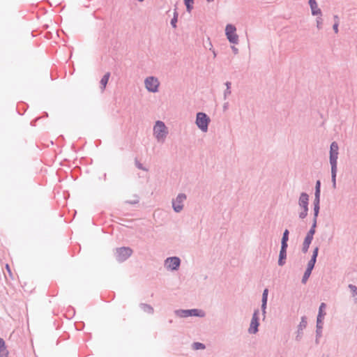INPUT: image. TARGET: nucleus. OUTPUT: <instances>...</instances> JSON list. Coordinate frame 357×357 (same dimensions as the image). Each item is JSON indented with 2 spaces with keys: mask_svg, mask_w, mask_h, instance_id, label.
<instances>
[{
  "mask_svg": "<svg viewBox=\"0 0 357 357\" xmlns=\"http://www.w3.org/2000/svg\"><path fill=\"white\" fill-rule=\"evenodd\" d=\"M154 135L158 141H163L165 138L167 130L165 123L160 121L156 122L153 128Z\"/></svg>",
  "mask_w": 357,
  "mask_h": 357,
  "instance_id": "nucleus-1",
  "label": "nucleus"
},
{
  "mask_svg": "<svg viewBox=\"0 0 357 357\" xmlns=\"http://www.w3.org/2000/svg\"><path fill=\"white\" fill-rule=\"evenodd\" d=\"M209 122L210 119L206 114L199 112L197 114L196 124L202 131H207Z\"/></svg>",
  "mask_w": 357,
  "mask_h": 357,
  "instance_id": "nucleus-2",
  "label": "nucleus"
},
{
  "mask_svg": "<svg viewBox=\"0 0 357 357\" xmlns=\"http://www.w3.org/2000/svg\"><path fill=\"white\" fill-rule=\"evenodd\" d=\"M236 27L231 24H228L225 29V33L230 43H237L238 41V35L236 33Z\"/></svg>",
  "mask_w": 357,
  "mask_h": 357,
  "instance_id": "nucleus-3",
  "label": "nucleus"
},
{
  "mask_svg": "<svg viewBox=\"0 0 357 357\" xmlns=\"http://www.w3.org/2000/svg\"><path fill=\"white\" fill-rule=\"evenodd\" d=\"M146 88L151 92H156L159 86V81L153 77H149L145 80Z\"/></svg>",
  "mask_w": 357,
  "mask_h": 357,
  "instance_id": "nucleus-4",
  "label": "nucleus"
},
{
  "mask_svg": "<svg viewBox=\"0 0 357 357\" xmlns=\"http://www.w3.org/2000/svg\"><path fill=\"white\" fill-rule=\"evenodd\" d=\"M177 314L183 317H187L190 316L204 317L205 314L202 310L197 309L181 310L177 312Z\"/></svg>",
  "mask_w": 357,
  "mask_h": 357,
  "instance_id": "nucleus-5",
  "label": "nucleus"
},
{
  "mask_svg": "<svg viewBox=\"0 0 357 357\" xmlns=\"http://www.w3.org/2000/svg\"><path fill=\"white\" fill-rule=\"evenodd\" d=\"M337 155H338V145L335 142H333L331 145V149H330L331 165L337 164Z\"/></svg>",
  "mask_w": 357,
  "mask_h": 357,
  "instance_id": "nucleus-6",
  "label": "nucleus"
},
{
  "mask_svg": "<svg viewBox=\"0 0 357 357\" xmlns=\"http://www.w3.org/2000/svg\"><path fill=\"white\" fill-rule=\"evenodd\" d=\"M132 250L129 248H121L117 250V259L119 261H123L128 258L132 255Z\"/></svg>",
  "mask_w": 357,
  "mask_h": 357,
  "instance_id": "nucleus-7",
  "label": "nucleus"
},
{
  "mask_svg": "<svg viewBox=\"0 0 357 357\" xmlns=\"http://www.w3.org/2000/svg\"><path fill=\"white\" fill-rule=\"evenodd\" d=\"M165 266L171 270H176L180 266V259L178 257H169L165 261Z\"/></svg>",
  "mask_w": 357,
  "mask_h": 357,
  "instance_id": "nucleus-8",
  "label": "nucleus"
},
{
  "mask_svg": "<svg viewBox=\"0 0 357 357\" xmlns=\"http://www.w3.org/2000/svg\"><path fill=\"white\" fill-rule=\"evenodd\" d=\"M186 199V196L183 194L178 195L176 200L173 202V208L176 212H179L183 208L182 203Z\"/></svg>",
  "mask_w": 357,
  "mask_h": 357,
  "instance_id": "nucleus-9",
  "label": "nucleus"
},
{
  "mask_svg": "<svg viewBox=\"0 0 357 357\" xmlns=\"http://www.w3.org/2000/svg\"><path fill=\"white\" fill-rule=\"evenodd\" d=\"M257 314H258V312L256 311V312H255V313L253 314V317H252V321L250 323V326L249 328V332L250 333H255L258 331L257 328L259 326V322H258Z\"/></svg>",
  "mask_w": 357,
  "mask_h": 357,
  "instance_id": "nucleus-10",
  "label": "nucleus"
},
{
  "mask_svg": "<svg viewBox=\"0 0 357 357\" xmlns=\"http://www.w3.org/2000/svg\"><path fill=\"white\" fill-rule=\"evenodd\" d=\"M309 3L313 15H321V10L318 8L316 0H309Z\"/></svg>",
  "mask_w": 357,
  "mask_h": 357,
  "instance_id": "nucleus-11",
  "label": "nucleus"
},
{
  "mask_svg": "<svg viewBox=\"0 0 357 357\" xmlns=\"http://www.w3.org/2000/svg\"><path fill=\"white\" fill-rule=\"evenodd\" d=\"M318 251H319V248L317 247L314 250V252H313V255H312V259H310V261L308 262V264H307V269L312 271L314 266V264H315V262H316V259H317V255H318Z\"/></svg>",
  "mask_w": 357,
  "mask_h": 357,
  "instance_id": "nucleus-12",
  "label": "nucleus"
},
{
  "mask_svg": "<svg viewBox=\"0 0 357 357\" xmlns=\"http://www.w3.org/2000/svg\"><path fill=\"white\" fill-rule=\"evenodd\" d=\"M308 195L306 193H302L299 198V206L302 208H308Z\"/></svg>",
  "mask_w": 357,
  "mask_h": 357,
  "instance_id": "nucleus-13",
  "label": "nucleus"
},
{
  "mask_svg": "<svg viewBox=\"0 0 357 357\" xmlns=\"http://www.w3.org/2000/svg\"><path fill=\"white\" fill-rule=\"evenodd\" d=\"M287 246H281V250L280 252V258L278 260V264L280 266H282L284 264V259L286 258V250H287Z\"/></svg>",
  "mask_w": 357,
  "mask_h": 357,
  "instance_id": "nucleus-14",
  "label": "nucleus"
},
{
  "mask_svg": "<svg viewBox=\"0 0 357 357\" xmlns=\"http://www.w3.org/2000/svg\"><path fill=\"white\" fill-rule=\"evenodd\" d=\"M8 351L5 347V342L0 338V357H7Z\"/></svg>",
  "mask_w": 357,
  "mask_h": 357,
  "instance_id": "nucleus-15",
  "label": "nucleus"
},
{
  "mask_svg": "<svg viewBox=\"0 0 357 357\" xmlns=\"http://www.w3.org/2000/svg\"><path fill=\"white\" fill-rule=\"evenodd\" d=\"M109 76H110V73H107L100 80V84H101L102 91L105 90V89L107 86V84L109 81Z\"/></svg>",
  "mask_w": 357,
  "mask_h": 357,
  "instance_id": "nucleus-16",
  "label": "nucleus"
},
{
  "mask_svg": "<svg viewBox=\"0 0 357 357\" xmlns=\"http://www.w3.org/2000/svg\"><path fill=\"white\" fill-rule=\"evenodd\" d=\"M288 235L289 231L286 229L283 234V236L282 238V245L287 246Z\"/></svg>",
  "mask_w": 357,
  "mask_h": 357,
  "instance_id": "nucleus-17",
  "label": "nucleus"
},
{
  "mask_svg": "<svg viewBox=\"0 0 357 357\" xmlns=\"http://www.w3.org/2000/svg\"><path fill=\"white\" fill-rule=\"evenodd\" d=\"M267 297H268V289H265L263 292V296H262V308L264 309L266 305L267 302Z\"/></svg>",
  "mask_w": 357,
  "mask_h": 357,
  "instance_id": "nucleus-18",
  "label": "nucleus"
},
{
  "mask_svg": "<svg viewBox=\"0 0 357 357\" xmlns=\"http://www.w3.org/2000/svg\"><path fill=\"white\" fill-rule=\"evenodd\" d=\"M336 171H337V164L331 165L332 179H333L334 185L335 184Z\"/></svg>",
  "mask_w": 357,
  "mask_h": 357,
  "instance_id": "nucleus-19",
  "label": "nucleus"
},
{
  "mask_svg": "<svg viewBox=\"0 0 357 357\" xmlns=\"http://www.w3.org/2000/svg\"><path fill=\"white\" fill-rule=\"evenodd\" d=\"M184 1H185V4L186 6L187 10L188 12H190L193 8L192 5L194 3V1L193 0H184Z\"/></svg>",
  "mask_w": 357,
  "mask_h": 357,
  "instance_id": "nucleus-20",
  "label": "nucleus"
},
{
  "mask_svg": "<svg viewBox=\"0 0 357 357\" xmlns=\"http://www.w3.org/2000/svg\"><path fill=\"white\" fill-rule=\"evenodd\" d=\"M349 287L353 293V296H354L356 300L357 301V287L352 284H349Z\"/></svg>",
  "mask_w": 357,
  "mask_h": 357,
  "instance_id": "nucleus-21",
  "label": "nucleus"
},
{
  "mask_svg": "<svg viewBox=\"0 0 357 357\" xmlns=\"http://www.w3.org/2000/svg\"><path fill=\"white\" fill-rule=\"evenodd\" d=\"M311 272H312V271H309V270L306 269V271H305V273H304V275H303V280H302V281H303V283H305V282H306V281L307 280V279L309 278V277H310V274H311Z\"/></svg>",
  "mask_w": 357,
  "mask_h": 357,
  "instance_id": "nucleus-22",
  "label": "nucleus"
},
{
  "mask_svg": "<svg viewBox=\"0 0 357 357\" xmlns=\"http://www.w3.org/2000/svg\"><path fill=\"white\" fill-rule=\"evenodd\" d=\"M205 348L204 345L199 342H195L193 344V349L195 350L197 349H204Z\"/></svg>",
  "mask_w": 357,
  "mask_h": 357,
  "instance_id": "nucleus-23",
  "label": "nucleus"
},
{
  "mask_svg": "<svg viewBox=\"0 0 357 357\" xmlns=\"http://www.w3.org/2000/svg\"><path fill=\"white\" fill-rule=\"evenodd\" d=\"M316 224H317V220H314L312 228L310 229V230L307 233L308 234L314 236V234L315 233Z\"/></svg>",
  "mask_w": 357,
  "mask_h": 357,
  "instance_id": "nucleus-24",
  "label": "nucleus"
},
{
  "mask_svg": "<svg viewBox=\"0 0 357 357\" xmlns=\"http://www.w3.org/2000/svg\"><path fill=\"white\" fill-rule=\"evenodd\" d=\"M308 208H303V211L300 213L299 217L302 219L305 218L307 214Z\"/></svg>",
  "mask_w": 357,
  "mask_h": 357,
  "instance_id": "nucleus-25",
  "label": "nucleus"
},
{
  "mask_svg": "<svg viewBox=\"0 0 357 357\" xmlns=\"http://www.w3.org/2000/svg\"><path fill=\"white\" fill-rule=\"evenodd\" d=\"M142 307H143V309L145 311H147L149 312H153V308L151 306L148 305L144 304V305H142Z\"/></svg>",
  "mask_w": 357,
  "mask_h": 357,
  "instance_id": "nucleus-26",
  "label": "nucleus"
},
{
  "mask_svg": "<svg viewBox=\"0 0 357 357\" xmlns=\"http://www.w3.org/2000/svg\"><path fill=\"white\" fill-rule=\"evenodd\" d=\"M313 239V236L307 234V236L305 238L304 242L311 243Z\"/></svg>",
  "mask_w": 357,
  "mask_h": 357,
  "instance_id": "nucleus-27",
  "label": "nucleus"
},
{
  "mask_svg": "<svg viewBox=\"0 0 357 357\" xmlns=\"http://www.w3.org/2000/svg\"><path fill=\"white\" fill-rule=\"evenodd\" d=\"M324 316V314H321L319 313L318 317H317V326L318 327H320L319 324L321 323Z\"/></svg>",
  "mask_w": 357,
  "mask_h": 357,
  "instance_id": "nucleus-28",
  "label": "nucleus"
},
{
  "mask_svg": "<svg viewBox=\"0 0 357 357\" xmlns=\"http://www.w3.org/2000/svg\"><path fill=\"white\" fill-rule=\"evenodd\" d=\"M310 243H305V242H303V251L304 252H306L307 250H308V248L310 247Z\"/></svg>",
  "mask_w": 357,
  "mask_h": 357,
  "instance_id": "nucleus-29",
  "label": "nucleus"
},
{
  "mask_svg": "<svg viewBox=\"0 0 357 357\" xmlns=\"http://www.w3.org/2000/svg\"><path fill=\"white\" fill-rule=\"evenodd\" d=\"M319 197H320V194L315 193V199H314V205L315 206H319Z\"/></svg>",
  "mask_w": 357,
  "mask_h": 357,
  "instance_id": "nucleus-30",
  "label": "nucleus"
},
{
  "mask_svg": "<svg viewBox=\"0 0 357 357\" xmlns=\"http://www.w3.org/2000/svg\"><path fill=\"white\" fill-rule=\"evenodd\" d=\"M320 185H321L320 181H317V183H316V191H315L316 194H320Z\"/></svg>",
  "mask_w": 357,
  "mask_h": 357,
  "instance_id": "nucleus-31",
  "label": "nucleus"
},
{
  "mask_svg": "<svg viewBox=\"0 0 357 357\" xmlns=\"http://www.w3.org/2000/svg\"><path fill=\"white\" fill-rule=\"evenodd\" d=\"M314 220L317 219V217L318 215V213H319V206H315L314 205Z\"/></svg>",
  "mask_w": 357,
  "mask_h": 357,
  "instance_id": "nucleus-32",
  "label": "nucleus"
},
{
  "mask_svg": "<svg viewBox=\"0 0 357 357\" xmlns=\"http://www.w3.org/2000/svg\"><path fill=\"white\" fill-rule=\"evenodd\" d=\"M325 307H326V305H325V303H322L321 304L320 307H319V313H320V314H323V311H324V310L325 309Z\"/></svg>",
  "mask_w": 357,
  "mask_h": 357,
  "instance_id": "nucleus-33",
  "label": "nucleus"
},
{
  "mask_svg": "<svg viewBox=\"0 0 357 357\" xmlns=\"http://www.w3.org/2000/svg\"><path fill=\"white\" fill-rule=\"evenodd\" d=\"M333 29L335 33H337L338 31V22H335V23L333 25Z\"/></svg>",
  "mask_w": 357,
  "mask_h": 357,
  "instance_id": "nucleus-34",
  "label": "nucleus"
},
{
  "mask_svg": "<svg viewBox=\"0 0 357 357\" xmlns=\"http://www.w3.org/2000/svg\"><path fill=\"white\" fill-rule=\"evenodd\" d=\"M177 20L176 17H174V19L172 20V24L173 25L174 27L176 26V22Z\"/></svg>",
  "mask_w": 357,
  "mask_h": 357,
  "instance_id": "nucleus-35",
  "label": "nucleus"
},
{
  "mask_svg": "<svg viewBox=\"0 0 357 357\" xmlns=\"http://www.w3.org/2000/svg\"><path fill=\"white\" fill-rule=\"evenodd\" d=\"M321 24V19L320 18L319 20H317V26H318V28H320Z\"/></svg>",
  "mask_w": 357,
  "mask_h": 357,
  "instance_id": "nucleus-36",
  "label": "nucleus"
},
{
  "mask_svg": "<svg viewBox=\"0 0 357 357\" xmlns=\"http://www.w3.org/2000/svg\"><path fill=\"white\" fill-rule=\"evenodd\" d=\"M335 20H336L335 22H338V17H337V16H335Z\"/></svg>",
  "mask_w": 357,
  "mask_h": 357,
  "instance_id": "nucleus-37",
  "label": "nucleus"
},
{
  "mask_svg": "<svg viewBox=\"0 0 357 357\" xmlns=\"http://www.w3.org/2000/svg\"><path fill=\"white\" fill-rule=\"evenodd\" d=\"M208 2H212L213 0H207Z\"/></svg>",
  "mask_w": 357,
  "mask_h": 357,
  "instance_id": "nucleus-38",
  "label": "nucleus"
},
{
  "mask_svg": "<svg viewBox=\"0 0 357 357\" xmlns=\"http://www.w3.org/2000/svg\"><path fill=\"white\" fill-rule=\"evenodd\" d=\"M6 269L9 270L8 265H6Z\"/></svg>",
  "mask_w": 357,
  "mask_h": 357,
  "instance_id": "nucleus-39",
  "label": "nucleus"
}]
</instances>
